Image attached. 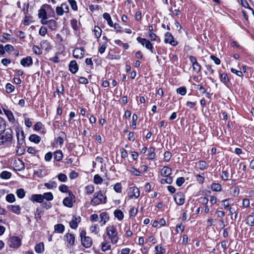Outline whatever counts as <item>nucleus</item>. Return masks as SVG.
Instances as JSON below:
<instances>
[{
  "mask_svg": "<svg viewBox=\"0 0 254 254\" xmlns=\"http://www.w3.org/2000/svg\"><path fill=\"white\" fill-rule=\"evenodd\" d=\"M29 199L32 201L33 203L38 202V203H42L43 202L42 196L41 194H34L31 195L29 197Z\"/></svg>",
  "mask_w": 254,
  "mask_h": 254,
  "instance_id": "dca6fc26",
  "label": "nucleus"
},
{
  "mask_svg": "<svg viewBox=\"0 0 254 254\" xmlns=\"http://www.w3.org/2000/svg\"><path fill=\"white\" fill-rule=\"evenodd\" d=\"M44 186L48 189L51 190L54 188H56L57 187V184L55 181L52 180L49 182L45 183Z\"/></svg>",
  "mask_w": 254,
  "mask_h": 254,
  "instance_id": "b1692460",
  "label": "nucleus"
},
{
  "mask_svg": "<svg viewBox=\"0 0 254 254\" xmlns=\"http://www.w3.org/2000/svg\"><path fill=\"white\" fill-rule=\"evenodd\" d=\"M114 215L119 220H122L124 218V214L119 209H117L114 211Z\"/></svg>",
  "mask_w": 254,
  "mask_h": 254,
  "instance_id": "c9c22d12",
  "label": "nucleus"
},
{
  "mask_svg": "<svg viewBox=\"0 0 254 254\" xmlns=\"http://www.w3.org/2000/svg\"><path fill=\"white\" fill-rule=\"evenodd\" d=\"M103 181L102 178L98 175H95L94 177V182L96 184H100Z\"/></svg>",
  "mask_w": 254,
  "mask_h": 254,
  "instance_id": "6e6d98bb",
  "label": "nucleus"
},
{
  "mask_svg": "<svg viewBox=\"0 0 254 254\" xmlns=\"http://www.w3.org/2000/svg\"><path fill=\"white\" fill-rule=\"evenodd\" d=\"M174 200L176 203L180 205L183 204L185 202V195L183 192L177 193L174 196Z\"/></svg>",
  "mask_w": 254,
  "mask_h": 254,
  "instance_id": "9b49d317",
  "label": "nucleus"
},
{
  "mask_svg": "<svg viewBox=\"0 0 254 254\" xmlns=\"http://www.w3.org/2000/svg\"><path fill=\"white\" fill-rule=\"evenodd\" d=\"M69 69L72 73H75L77 71L78 67L75 61H72L70 62Z\"/></svg>",
  "mask_w": 254,
  "mask_h": 254,
  "instance_id": "6ab92c4d",
  "label": "nucleus"
},
{
  "mask_svg": "<svg viewBox=\"0 0 254 254\" xmlns=\"http://www.w3.org/2000/svg\"><path fill=\"white\" fill-rule=\"evenodd\" d=\"M54 159L58 161H60L63 158V154L61 150H57L54 152Z\"/></svg>",
  "mask_w": 254,
  "mask_h": 254,
  "instance_id": "7c9ffc66",
  "label": "nucleus"
},
{
  "mask_svg": "<svg viewBox=\"0 0 254 254\" xmlns=\"http://www.w3.org/2000/svg\"><path fill=\"white\" fill-rule=\"evenodd\" d=\"M46 23H42L43 25H48V27L52 30H55L57 27V22L54 19H47L45 20Z\"/></svg>",
  "mask_w": 254,
  "mask_h": 254,
  "instance_id": "4468645a",
  "label": "nucleus"
},
{
  "mask_svg": "<svg viewBox=\"0 0 254 254\" xmlns=\"http://www.w3.org/2000/svg\"><path fill=\"white\" fill-rule=\"evenodd\" d=\"M5 130V122L0 117V135Z\"/></svg>",
  "mask_w": 254,
  "mask_h": 254,
  "instance_id": "e433bc0d",
  "label": "nucleus"
},
{
  "mask_svg": "<svg viewBox=\"0 0 254 254\" xmlns=\"http://www.w3.org/2000/svg\"><path fill=\"white\" fill-rule=\"evenodd\" d=\"M211 189L215 191H220L222 190L221 186L217 183H213L211 185Z\"/></svg>",
  "mask_w": 254,
  "mask_h": 254,
  "instance_id": "79ce46f5",
  "label": "nucleus"
},
{
  "mask_svg": "<svg viewBox=\"0 0 254 254\" xmlns=\"http://www.w3.org/2000/svg\"><path fill=\"white\" fill-rule=\"evenodd\" d=\"M111 249V246L109 242H104L101 244V249L102 251L105 252L110 250Z\"/></svg>",
  "mask_w": 254,
  "mask_h": 254,
  "instance_id": "4c0bfd02",
  "label": "nucleus"
},
{
  "mask_svg": "<svg viewBox=\"0 0 254 254\" xmlns=\"http://www.w3.org/2000/svg\"><path fill=\"white\" fill-rule=\"evenodd\" d=\"M70 24L71 27L74 30H77L79 27V23H78L77 20L75 19H72L70 20Z\"/></svg>",
  "mask_w": 254,
  "mask_h": 254,
  "instance_id": "a18cd8bd",
  "label": "nucleus"
},
{
  "mask_svg": "<svg viewBox=\"0 0 254 254\" xmlns=\"http://www.w3.org/2000/svg\"><path fill=\"white\" fill-rule=\"evenodd\" d=\"M197 168L201 170H204L207 168V165L205 161H200L197 163Z\"/></svg>",
  "mask_w": 254,
  "mask_h": 254,
  "instance_id": "58836bf2",
  "label": "nucleus"
},
{
  "mask_svg": "<svg viewBox=\"0 0 254 254\" xmlns=\"http://www.w3.org/2000/svg\"><path fill=\"white\" fill-rule=\"evenodd\" d=\"M10 176H11L10 173L7 172V171H3L0 174V177L2 179H9L10 177Z\"/></svg>",
  "mask_w": 254,
  "mask_h": 254,
  "instance_id": "5fc2aeb1",
  "label": "nucleus"
},
{
  "mask_svg": "<svg viewBox=\"0 0 254 254\" xmlns=\"http://www.w3.org/2000/svg\"><path fill=\"white\" fill-rule=\"evenodd\" d=\"M137 41L141 44L142 45L145 46V48L149 50L152 53H154V48L151 43L147 39L138 37L136 39Z\"/></svg>",
  "mask_w": 254,
  "mask_h": 254,
  "instance_id": "20e7f679",
  "label": "nucleus"
},
{
  "mask_svg": "<svg viewBox=\"0 0 254 254\" xmlns=\"http://www.w3.org/2000/svg\"><path fill=\"white\" fill-rule=\"evenodd\" d=\"M64 229L65 227L62 224H58L54 226V231L57 233H63Z\"/></svg>",
  "mask_w": 254,
  "mask_h": 254,
  "instance_id": "412c9836",
  "label": "nucleus"
},
{
  "mask_svg": "<svg viewBox=\"0 0 254 254\" xmlns=\"http://www.w3.org/2000/svg\"><path fill=\"white\" fill-rule=\"evenodd\" d=\"M15 132L18 143L22 144L24 141L25 135L24 131L21 129L16 128Z\"/></svg>",
  "mask_w": 254,
  "mask_h": 254,
  "instance_id": "1a4fd4ad",
  "label": "nucleus"
},
{
  "mask_svg": "<svg viewBox=\"0 0 254 254\" xmlns=\"http://www.w3.org/2000/svg\"><path fill=\"white\" fill-rule=\"evenodd\" d=\"M148 38L152 41H156L158 43H159L160 41V38L152 32H149Z\"/></svg>",
  "mask_w": 254,
  "mask_h": 254,
  "instance_id": "f704fd0d",
  "label": "nucleus"
},
{
  "mask_svg": "<svg viewBox=\"0 0 254 254\" xmlns=\"http://www.w3.org/2000/svg\"><path fill=\"white\" fill-rule=\"evenodd\" d=\"M66 137L65 133L63 131H61L59 133V136L57 139V142L60 145H62L64 143V138Z\"/></svg>",
  "mask_w": 254,
  "mask_h": 254,
  "instance_id": "c85d7f7f",
  "label": "nucleus"
},
{
  "mask_svg": "<svg viewBox=\"0 0 254 254\" xmlns=\"http://www.w3.org/2000/svg\"><path fill=\"white\" fill-rule=\"evenodd\" d=\"M6 200L8 202H13L15 200L14 195L12 193L7 194L6 196Z\"/></svg>",
  "mask_w": 254,
  "mask_h": 254,
  "instance_id": "49530a36",
  "label": "nucleus"
},
{
  "mask_svg": "<svg viewBox=\"0 0 254 254\" xmlns=\"http://www.w3.org/2000/svg\"><path fill=\"white\" fill-rule=\"evenodd\" d=\"M122 185L120 183H116L114 186V190H115L116 192L118 193H120L122 192Z\"/></svg>",
  "mask_w": 254,
  "mask_h": 254,
  "instance_id": "603ef678",
  "label": "nucleus"
},
{
  "mask_svg": "<svg viewBox=\"0 0 254 254\" xmlns=\"http://www.w3.org/2000/svg\"><path fill=\"white\" fill-rule=\"evenodd\" d=\"M108 46L107 42H103V43L100 44L99 47L98 49V52L102 54L104 53L107 47Z\"/></svg>",
  "mask_w": 254,
  "mask_h": 254,
  "instance_id": "ea45409f",
  "label": "nucleus"
},
{
  "mask_svg": "<svg viewBox=\"0 0 254 254\" xmlns=\"http://www.w3.org/2000/svg\"><path fill=\"white\" fill-rule=\"evenodd\" d=\"M6 91L7 93H10L13 91L14 86L10 83H7L5 86Z\"/></svg>",
  "mask_w": 254,
  "mask_h": 254,
  "instance_id": "864d4df0",
  "label": "nucleus"
},
{
  "mask_svg": "<svg viewBox=\"0 0 254 254\" xmlns=\"http://www.w3.org/2000/svg\"><path fill=\"white\" fill-rule=\"evenodd\" d=\"M106 202V197L102 193L101 191L96 192L94 194L93 198L91 200V204L93 205H97Z\"/></svg>",
  "mask_w": 254,
  "mask_h": 254,
  "instance_id": "7ed1b4c3",
  "label": "nucleus"
},
{
  "mask_svg": "<svg viewBox=\"0 0 254 254\" xmlns=\"http://www.w3.org/2000/svg\"><path fill=\"white\" fill-rule=\"evenodd\" d=\"M94 191V187L92 185H89L85 187V191L87 194H92Z\"/></svg>",
  "mask_w": 254,
  "mask_h": 254,
  "instance_id": "37998d69",
  "label": "nucleus"
},
{
  "mask_svg": "<svg viewBox=\"0 0 254 254\" xmlns=\"http://www.w3.org/2000/svg\"><path fill=\"white\" fill-rule=\"evenodd\" d=\"M138 119L137 116L136 114H134L132 117V127L133 128H136V121Z\"/></svg>",
  "mask_w": 254,
  "mask_h": 254,
  "instance_id": "0e129e2a",
  "label": "nucleus"
},
{
  "mask_svg": "<svg viewBox=\"0 0 254 254\" xmlns=\"http://www.w3.org/2000/svg\"><path fill=\"white\" fill-rule=\"evenodd\" d=\"M32 63V59L31 57H27L26 58H23L20 61L21 64L25 67L30 66Z\"/></svg>",
  "mask_w": 254,
  "mask_h": 254,
  "instance_id": "a211bd4d",
  "label": "nucleus"
},
{
  "mask_svg": "<svg viewBox=\"0 0 254 254\" xmlns=\"http://www.w3.org/2000/svg\"><path fill=\"white\" fill-rule=\"evenodd\" d=\"M68 245L73 246L75 243V237L73 234L67 233L64 235Z\"/></svg>",
  "mask_w": 254,
  "mask_h": 254,
  "instance_id": "f3484780",
  "label": "nucleus"
},
{
  "mask_svg": "<svg viewBox=\"0 0 254 254\" xmlns=\"http://www.w3.org/2000/svg\"><path fill=\"white\" fill-rule=\"evenodd\" d=\"M84 51L83 48H76L73 51V56L75 58L81 59L83 57Z\"/></svg>",
  "mask_w": 254,
  "mask_h": 254,
  "instance_id": "ddd939ff",
  "label": "nucleus"
},
{
  "mask_svg": "<svg viewBox=\"0 0 254 254\" xmlns=\"http://www.w3.org/2000/svg\"><path fill=\"white\" fill-rule=\"evenodd\" d=\"M185 229V227L183 226L181 224H177L176 226V231L177 233H182Z\"/></svg>",
  "mask_w": 254,
  "mask_h": 254,
  "instance_id": "774afa93",
  "label": "nucleus"
},
{
  "mask_svg": "<svg viewBox=\"0 0 254 254\" xmlns=\"http://www.w3.org/2000/svg\"><path fill=\"white\" fill-rule=\"evenodd\" d=\"M16 194L20 198H23L25 195V192L23 189H19L16 190Z\"/></svg>",
  "mask_w": 254,
  "mask_h": 254,
  "instance_id": "c03bdc74",
  "label": "nucleus"
},
{
  "mask_svg": "<svg viewBox=\"0 0 254 254\" xmlns=\"http://www.w3.org/2000/svg\"><path fill=\"white\" fill-rule=\"evenodd\" d=\"M246 224L253 226H254V218L253 215H249L246 219Z\"/></svg>",
  "mask_w": 254,
  "mask_h": 254,
  "instance_id": "a19ab883",
  "label": "nucleus"
},
{
  "mask_svg": "<svg viewBox=\"0 0 254 254\" xmlns=\"http://www.w3.org/2000/svg\"><path fill=\"white\" fill-rule=\"evenodd\" d=\"M40 45L42 49L47 50L50 49L49 43L46 40H43L41 42Z\"/></svg>",
  "mask_w": 254,
  "mask_h": 254,
  "instance_id": "8fccbe9b",
  "label": "nucleus"
},
{
  "mask_svg": "<svg viewBox=\"0 0 254 254\" xmlns=\"http://www.w3.org/2000/svg\"><path fill=\"white\" fill-rule=\"evenodd\" d=\"M81 241L82 246L86 248L90 247L92 244V239L89 237L82 238Z\"/></svg>",
  "mask_w": 254,
  "mask_h": 254,
  "instance_id": "2eb2a0df",
  "label": "nucleus"
},
{
  "mask_svg": "<svg viewBox=\"0 0 254 254\" xmlns=\"http://www.w3.org/2000/svg\"><path fill=\"white\" fill-rule=\"evenodd\" d=\"M47 33V29L45 26H42L39 30V34L42 36H44Z\"/></svg>",
  "mask_w": 254,
  "mask_h": 254,
  "instance_id": "69168bd1",
  "label": "nucleus"
},
{
  "mask_svg": "<svg viewBox=\"0 0 254 254\" xmlns=\"http://www.w3.org/2000/svg\"><path fill=\"white\" fill-rule=\"evenodd\" d=\"M68 2L69 3L71 7L74 10H76L77 9V6L76 4V2L75 0H68Z\"/></svg>",
  "mask_w": 254,
  "mask_h": 254,
  "instance_id": "4d7b16f0",
  "label": "nucleus"
},
{
  "mask_svg": "<svg viewBox=\"0 0 254 254\" xmlns=\"http://www.w3.org/2000/svg\"><path fill=\"white\" fill-rule=\"evenodd\" d=\"M93 32H94V35L96 38L98 39L101 37L102 34V30L99 26H94Z\"/></svg>",
  "mask_w": 254,
  "mask_h": 254,
  "instance_id": "72a5a7b5",
  "label": "nucleus"
},
{
  "mask_svg": "<svg viewBox=\"0 0 254 254\" xmlns=\"http://www.w3.org/2000/svg\"><path fill=\"white\" fill-rule=\"evenodd\" d=\"M3 110L8 121L12 123H14L15 120L12 112L10 110H6L4 109H3Z\"/></svg>",
  "mask_w": 254,
  "mask_h": 254,
  "instance_id": "aec40b11",
  "label": "nucleus"
},
{
  "mask_svg": "<svg viewBox=\"0 0 254 254\" xmlns=\"http://www.w3.org/2000/svg\"><path fill=\"white\" fill-rule=\"evenodd\" d=\"M128 194L129 197H135L138 198L140 195V192L138 188L136 187H130L129 189Z\"/></svg>",
  "mask_w": 254,
  "mask_h": 254,
  "instance_id": "9d476101",
  "label": "nucleus"
},
{
  "mask_svg": "<svg viewBox=\"0 0 254 254\" xmlns=\"http://www.w3.org/2000/svg\"><path fill=\"white\" fill-rule=\"evenodd\" d=\"M35 252L38 254H41L44 251V245L43 243H39L35 246Z\"/></svg>",
  "mask_w": 254,
  "mask_h": 254,
  "instance_id": "393cba45",
  "label": "nucleus"
},
{
  "mask_svg": "<svg viewBox=\"0 0 254 254\" xmlns=\"http://www.w3.org/2000/svg\"><path fill=\"white\" fill-rule=\"evenodd\" d=\"M107 235L112 244H116L118 240V232L116 227L109 226L106 228Z\"/></svg>",
  "mask_w": 254,
  "mask_h": 254,
  "instance_id": "f03ea898",
  "label": "nucleus"
},
{
  "mask_svg": "<svg viewBox=\"0 0 254 254\" xmlns=\"http://www.w3.org/2000/svg\"><path fill=\"white\" fill-rule=\"evenodd\" d=\"M52 11L54 13V10L52 6L48 4H43L38 10V17L40 18L41 23H46L45 20L48 19V13Z\"/></svg>",
  "mask_w": 254,
  "mask_h": 254,
  "instance_id": "f257e3e1",
  "label": "nucleus"
},
{
  "mask_svg": "<svg viewBox=\"0 0 254 254\" xmlns=\"http://www.w3.org/2000/svg\"><path fill=\"white\" fill-rule=\"evenodd\" d=\"M57 177L58 180L62 182H65L67 180L66 176L63 173L59 174Z\"/></svg>",
  "mask_w": 254,
  "mask_h": 254,
  "instance_id": "3c124183",
  "label": "nucleus"
},
{
  "mask_svg": "<svg viewBox=\"0 0 254 254\" xmlns=\"http://www.w3.org/2000/svg\"><path fill=\"white\" fill-rule=\"evenodd\" d=\"M29 139L30 141L37 144L40 141L41 137L36 134H33L29 136Z\"/></svg>",
  "mask_w": 254,
  "mask_h": 254,
  "instance_id": "2f4dec72",
  "label": "nucleus"
},
{
  "mask_svg": "<svg viewBox=\"0 0 254 254\" xmlns=\"http://www.w3.org/2000/svg\"><path fill=\"white\" fill-rule=\"evenodd\" d=\"M164 42L169 43L173 46H176L178 45L177 41L174 40L173 35L169 32H167L165 34Z\"/></svg>",
  "mask_w": 254,
  "mask_h": 254,
  "instance_id": "6e6552de",
  "label": "nucleus"
},
{
  "mask_svg": "<svg viewBox=\"0 0 254 254\" xmlns=\"http://www.w3.org/2000/svg\"><path fill=\"white\" fill-rule=\"evenodd\" d=\"M12 138V131L10 129H7L4 131L0 137V144L4 142L10 141Z\"/></svg>",
  "mask_w": 254,
  "mask_h": 254,
  "instance_id": "0eeeda50",
  "label": "nucleus"
},
{
  "mask_svg": "<svg viewBox=\"0 0 254 254\" xmlns=\"http://www.w3.org/2000/svg\"><path fill=\"white\" fill-rule=\"evenodd\" d=\"M8 245L11 248H17L21 245V239L16 236L11 237L8 240Z\"/></svg>",
  "mask_w": 254,
  "mask_h": 254,
  "instance_id": "39448f33",
  "label": "nucleus"
},
{
  "mask_svg": "<svg viewBox=\"0 0 254 254\" xmlns=\"http://www.w3.org/2000/svg\"><path fill=\"white\" fill-rule=\"evenodd\" d=\"M172 170L167 166H164L161 171V174L164 177L170 176L171 174Z\"/></svg>",
  "mask_w": 254,
  "mask_h": 254,
  "instance_id": "5701e85b",
  "label": "nucleus"
},
{
  "mask_svg": "<svg viewBox=\"0 0 254 254\" xmlns=\"http://www.w3.org/2000/svg\"><path fill=\"white\" fill-rule=\"evenodd\" d=\"M193 70L196 73H198L201 70V65L198 64V62L194 64L193 65H192Z\"/></svg>",
  "mask_w": 254,
  "mask_h": 254,
  "instance_id": "09e8293b",
  "label": "nucleus"
},
{
  "mask_svg": "<svg viewBox=\"0 0 254 254\" xmlns=\"http://www.w3.org/2000/svg\"><path fill=\"white\" fill-rule=\"evenodd\" d=\"M230 199H226L222 201L224 208L226 209L230 206Z\"/></svg>",
  "mask_w": 254,
  "mask_h": 254,
  "instance_id": "338daca9",
  "label": "nucleus"
},
{
  "mask_svg": "<svg viewBox=\"0 0 254 254\" xmlns=\"http://www.w3.org/2000/svg\"><path fill=\"white\" fill-rule=\"evenodd\" d=\"M220 79L225 85H227L230 82L229 77L225 73H223L220 75Z\"/></svg>",
  "mask_w": 254,
  "mask_h": 254,
  "instance_id": "cd10ccee",
  "label": "nucleus"
},
{
  "mask_svg": "<svg viewBox=\"0 0 254 254\" xmlns=\"http://www.w3.org/2000/svg\"><path fill=\"white\" fill-rule=\"evenodd\" d=\"M177 92L181 95H185L187 93V89L184 87H181L177 89Z\"/></svg>",
  "mask_w": 254,
  "mask_h": 254,
  "instance_id": "bf43d9fd",
  "label": "nucleus"
},
{
  "mask_svg": "<svg viewBox=\"0 0 254 254\" xmlns=\"http://www.w3.org/2000/svg\"><path fill=\"white\" fill-rule=\"evenodd\" d=\"M75 196L71 191H68V196L65 197L63 201V204L68 207H72L73 202L74 201Z\"/></svg>",
  "mask_w": 254,
  "mask_h": 254,
  "instance_id": "423d86ee",
  "label": "nucleus"
},
{
  "mask_svg": "<svg viewBox=\"0 0 254 254\" xmlns=\"http://www.w3.org/2000/svg\"><path fill=\"white\" fill-rule=\"evenodd\" d=\"M32 51L36 54L40 55L42 53V50L37 46H34L32 48Z\"/></svg>",
  "mask_w": 254,
  "mask_h": 254,
  "instance_id": "052dcab7",
  "label": "nucleus"
},
{
  "mask_svg": "<svg viewBox=\"0 0 254 254\" xmlns=\"http://www.w3.org/2000/svg\"><path fill=\"white\" fill-rule=\"evenodd\" d=\"M90 231L91 232V233H94L95 234H97L99 231V228L98 225L97 224L92 225L90 228Z\"/></svg>",
  "mask_w": 254,
  "mask_h": 254,
  "instance_id": "de8ad7c7",
  "label": "nucleus"
},
{
  "mask_svg": "<svg viewBox=\"0 0 254 254\" xmlns=\"http://www.w3.org/2000/svg\"><path fill=\"white\" fill-rule=\"evenodd\" d=\"M155 148L153 147H149L148 150V158L150 160H152L155 157Z\"/></svg>",
  "mask_w": 254,
  "mask_h": 254,
  "instance_id": "bb28decb",
  "label": "nucleus"
},
{
  "mask_svg": "<svg viewBox=\"0 0 254 254\" xmlns=\"http://www.w3.org/2000/svg\"><path fill=\"white\" fill-rule=\"evenodd\" d=\"M42 206L46 209H50L52 207V204L50 202L44 201L41 203Z\"/></svg>",
  "mask_w": 254,
  "mask_h": 254,
  "instance_id": "e2e57ef3",
  "label": "nucleus"
},
{
  "mask_svg": "<svg viewBox=\"0 0 254 254\" xmlns=\"http://www.w3.org/2000/svg\"><path fill=\"white\" fill-rule=\"evenodd\" d=\"M56 13L57 15L62 16L64 14V11L61 6H57L56 9Z\"/></svg>",
  "mask_w": 254,
  "mask_h": 254,
  "instance_id": "680f3d73",
  "label": "nucleus"
},
{
  "mask_svg": "<svg viewBox=\"0 0 254 254\" xmlns=\"http://www.w3.org/2000/svg\"><path fill=\"white\" fill-rule=\"evenodd\" d=\"M59 190L62 192H67L68 193V191H69L70 190H68V187L67 186L65 185H61L59 188Z\"/></svg>",
  "mask_w": 254,
  "mask_h": 254,
  "instance_id": "13d9d810",
  "label": "nucleus"
},
{
  "mask_svg": "<svg viewBox=\"0 0 254 254\" xmlns=\"http://www.w3.org/2000/svg\"><path fill=\"white\" fill-rule=\"evenodd\" d=\"M9 208L11 211L16 214L20 213L21 208L19 205H10Z\"/></svg>",
  "mask_w": 254,
  "mask_h": 254,
  "instance_id": "473e14b6",
  "label": "nucleus"
},
{
  "mask_svg": "<svg viewBox=\"0 0 254 254\" xmlns=\"http://www.w3.org/2000/svg\"><path fill=\"white\" fill-rule=\"evenodd\" d=\"M100 217L101 218V220L100 223L101 226H103L105 224L107 221L109 220V217L107 214L105 212H102L100 214Z\"/></svg>",
  "mask_w": 254,
  "mask_h": 254,
  "instance_id": "4be33fe9",
  "label": "nucleus"
},
{
  "mask_svg": "<svg viewBox=\"0 0 254 254\" xmlns=\"http://www.w3.org/2000/svg\"><path fill=\"white\" fill-rule=\"evenodd\" d=\"M81 221V217L80 216H75L72 217L71 221L69 222V226L71 228L75 229L78 227V224Z\"/></svg>",
  "mask_w": 254,
  "mask_h": 254,
  "instance_id": "f8f14e48",
  "label": "nucleus"
},
{
  "mask_svg": "<svg viewBox=\"0 0 254 254\" xmlns=\"http://www.w3.org/2000/svg\"><path fill=\"white\" fill-rule=\"evenodd\" d=\"M43 201L44 199H46L47 201H50L53 199L54 196L51 192H45L43 194H42Z\"/></svg>",
  "mask_w": 254,
  "mask_h": 254,
  "instance_id": "a878e982",
  "label": "nucleus"
},
{
  "mask_svg": "<svg viewBox=\"0 0 254 254\" xmlns=\"http://www.w3.org/2000/svg\"><path fill=\"white\" fill-rule=\"evenodd\" d=\"M103 18L107 21L108 25L110 27H113L114 23L110 14L108 13H104L103 15Z\"/></svg>",
  "mask_w": 254,
  "mask_h": 254,
  "instance_id": "c756f323",
  "label": "nucleus"
}]
</instances>
